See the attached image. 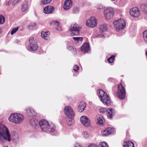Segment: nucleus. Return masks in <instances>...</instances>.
<instances>
[{
  "label": "nucleus",
  "instance_id": "f257e3e1",
  "mask_svg": "<svg viewBox=\"0 0 147 147\" xmlns=\"http://www.w3.org/2000/svg\"><path fill=\"white\" fill-rule=\"evenodd\" d=\"M19 136L16 132H13L11 136L7 127L5 125L0 124V141L4 143L5 141L10 142L12 140L15 142L18 141Z\"/></svg>",
  "mask_w": 147,
  "mask_h": 147
},
{
  "label": "nucleus",
  "instance_id": "f03ea898",
  "mask_svg": "<svg viewBox=\"0 0 147 147\" xmlns=\"http://www.w3.org/2000/svg\"><path fill=\"white\" fill-rule=\"evenodd\" d=\"M39 123L40 126L43 131L52 132L55 129V126L53 123H49L45 120H41Z\"/></svg>",
  "mask_w": 147,
  "mask_h": 147
},
{
  "label": "nucleus",
  "instance_id": "7ed1b4c3",
  "mask_svg": "<svg viewBox=\"0 0 147 147\" xmlns=\"http://www.w3.org/2000/svg\"><path fill=\"white\" fill-rule=\"evenodd\" d=\"M24 119L23 115L19 113H13L9 117L8 119L11 122L16 124L22 122Z\"/></svg>",
  "mask_w": 147,
  "mask_h": 147
},
{
  "label": "nucleus",
  "instance_id": "20e7f679",
  "mask_svg": "<svg viewBox=\"0 0 147 147\" xmlns=\"http://www.w3.org/2000/svg\"><path fill=\"white\" fill-rule=\"evenodd\" d=\"M98 95L102 103L105 105H110L111 103V101L107 94L102 90H99L98 93Z\"/></svg>",
  "mask_w": 147,
  "mask_h": 147
},
{
  "label": "nucleus",
  "instance_id": "39448f33",
  "mask_svg": "<svg viewBox=\"0 0 147 147\" xmlns=\"http://www.w3.org/2000/svg\"><path fill=\"white\" fill-rule=\"evenodd\" d=\"M26 47L29 51L34 52L37 50V41L36 38L33 37L30 38L26 44Z\"/></svg>",
  "mask_w": 147,
  "mask_h": 147
},
{
  "label": "nucleus",
  "instance_id": "423d86ee",
  "mask_svg": "<svg viewBox=\"0 0 147 147\" xmlns=\"http://www.w3.org/2000/svg\"><path fill=\"white\" fill-rule=\"evenodd\" d=\"M113 24L114 28L117 31L124 29L125 27V21L122 18H120L114 21Z\"/></svg>",
  "mask_w": 147,
  "mask_h": 147
},
{
  "label": "nucleus",
  "instance_id": "0eeeda50",
  "mask_svg": "<svg viewBox=\"0 0 147 147\" xmlns=\"http://www.w3.org/2000/svg\"><path fill=\"white\" fill-rule=\"evenodd\" d=\"M104 14L105 18L109 20L113 18L114 16V9L111 7H107L104 9Z\"/></svg>",
  "mask_w": 147,
  "mask_h": 147
},
{
  "label": "nucleus",
  "instance_id": "6e6552de",
  "mask_svg": "<svg viewBox=\"0 0 147 147\" xmlns=\"http://www.w3.org/2000/svg\"><path fill=\"white\" fill-rule=\"evenodd\" d=\"M125 95V90L121 84L119 85L118 86L117 96L121 99H123Z\"/></svg>",
  "mask_w": 147,
  "mask_h": 147
},
{
  "label": "nucleus",
  "instance_id": "1a4fd4ad",
  "mask_svg": "<svg viewBox=\"0 0 147 147\" xmlns=\"http://www.w3.org/2000/svg\"><path fill=\"white\" fill-rule=\"evenodd\" d=\"M98 23L96 19L94 17H92L87 20L86 24L88 27L93 28L97 26Z\"/></svg>",
  "mask_w": 147,
  "mask_h": 147
},
{
  "label": "nucleus",
  "instance_id": "9d476101",
  "mask_svg": "<svg viewBox=\"0 0 147 147\" xmlns=\"http://www.w3.org/2000/svg\"><path fill=\"white\" fill-rule=\"evenodd\" d=\"M81 27L79 25L76 24H72L70 27L69 30L74 35H78L79 34L80 29Z\"/></svg>",
  "mask_w": 147,
  "mask_h": 147
},
{
  "label": "nucleus",
  "instance_id": "9b49d317",
  "mask_svg": "<svg viewBox=\"0 0 147 147\" xmlns=\"http://www.w3.org/2000/svg\"><path fill=\"white\" fill-rule=\"evenodd\" d=\"M130 13L131 16L134 17H138L140 14L139 9L137 7H133L130 10Z\"/></svg>",
  "mask_w": 147,
  "mask_h": 147
},
{
  "label": "nucleus",
  "instance_id": "f8f14e48",
  "mask_svg": "<svg viewBox=\"0 0 147 147\" xmlns=\"http://www.w3.org/2000/svg\"><path fill=\"white\" fill-rule=\"evenodd\" d=\"M80 120L82 124L85 126H88L91 124L90 120L86 116H83L81 117Z\"/></svg>",
  "mask_w": 147,
  "mask_h": 147
},
{
  "label": "nucleus",
  "instance_id": "ddd939ff",
  "mask_svg": "<svg viewBox=\"0 0 147 147\" xmlns=\"http://www.w3.org/2000/svg\"><path fill=\"white\" fill-rule=\"evenodd\" d=\"M65 114L68 117H73L74 115V113L72 108L69 106H66L64 109Z\"/></svg>",
  "mask_w": 147,
  "mask_h": 147
},
{
  "label": "nucleus",
  "instance_id": "4468645a",
  "mask_svg": "<svg viewBox=\"0 0 147 147\" xmlns=\"http://www.w3.org/2000/svg\"><path fill=\"white\" fill-rule=\"evenodd\" d=\"M26 114L31 117H35L36 113L34 110L32 108H28L26 110Z\"/></svg>",
  "mask_w": 147,
  "mask_h": 147
},
{
  "label": "nucleus",
  "instance_id": "2eb2a0df",
  "mask_svg": "<svg viewBox=\"0 0 147 147\" xmlns=\"http://www.w3.org/2000/svg\"><path fill=\"white\" fill-rule=\"evenodd\" d=\"M54 8L51 6H47L43 9V12L45 14H49L52 13L54 10Z\"/></svg>",
  "mask_w": 147,
  "mask_h": 147
},
{
  "label": "nucleus",
  "instance_id": "dca6fc26",
  "mask_svg": "<svg viewBox=\"0 0 147 147\" xmlns=\"http://www.w3.org/2000/svg\"><path fill=\"white\" fill-rule=\"evenodd\" d=\"M72 1L71 0H66L65 1L63 6V8L65 10H68L72 6Z\"/></svg>",
  "mask_w": 147,
  "mask_h": 147
},
{
  "label": "nucleus",
  "instance_id": "f3484780",
  "mask_svg": "<svg viewBox=\"0 0 147 147\" xmlns=\"http://www.w3.org/2000/svg\"><path fill=\"white\" fill-rule=\"evenodd\" d=\"M81 49L82 52L84 53L88 52L90 49L89 44L86 43L83 44Z\"/></svg>",
  "mask_w": 147,
  "mask_h": 147
},
{
  "label": "nucleus",
  "instance_id": "a211bd4d",
  "mask_svg": "<svg viewBox=\"0 0 147 147\" xmlns=\"http://www.w3.org/2000/svg\"><path fill=\"white\" fill-rule=\"evenodd\" d=\"M115 113V111L113 109H109L107 111V114L109 118H111L114 116Z\"/></svg>",
  "mask_w": 147,
  "mask_h": 147
},
{
  "label": "nucleus",
  "instance_id": "6ab92c4d",
  "mask_svg": "<svg viewBox=\"0 0 147 147\" xmlns=\"http://www.w3.org/2000/svg\"><path fill=\"white\" fill-rule=\"evenodd\" d=\"M29 123L32 128L34 129H36L37 125L36 117H34L33 118L31 119Z\"/></svg>",
  "mask_w": 147,
  "mask_h": 147
},
{
  "label": "nucleus",
  "instance_id": "aec40b11",
  "mask_svg": "<svg viewBox=\"0 0 147 147\" xmlns=\"http://www.w3.org/2000/svg\"><path fill=\"white\" fill-rule=\"evenodd\" d=\"M97 123L98 125H102L105 121L104 119L102 116L101 115H98L97 116Z\"/></svg>",
  "mask_w": 147,
  "mask_h": 147
},
{
  "label": "nucleus",
  "instance_id": "412c9836",
  "mask_svg": "<svg viewBox=\"0 0 147 147\" xmlns=\"http://www.w3.org/2000/svg\"><path fill=\"white\" fill-rule=\"evenodd\" d=\"M86 106V104L84 102H82L79 104L78 110L80 112H82L84 110Z\"/></svg>",
  "mask_w": 147,
  "mask_h": 147
},
{
  "label": "nucleus",
  "instance_id": "4be33fe9",
  "mask_svg": "<svg viewBox=\"0 0 147 147\" xmlns=\"http://www.w3.org/2000/svg\"><path fill=\"white\" fill-rule=\"evenodd\" d=\"M50 33L49 32H42L41 37L45 40H48L49 39Z\"/></svg>",
  "mask_w": 147,
  "mask_h": 147
},
{
  "label": "nucleus",
  "instance_id": "5701e85b",
  "mask_svg": "<svg viewBox=\"0 0 147 147\" xmlns=\"http://www.w3.org/2000/svg\"><path fill=\"white\" fill-rule=\"evenodd\" d=\"M107 30V26L106 24H103L100 25L99 29V31L100 32H105Z\"/></svg>",
  "mask_w": 147,
  "mask_h": 147
},
{
  "label": "nucleus",
  "instance_id": "b1692460",
  "mask_svg": "<svg viewBox=\"0 0 147 147\" xmlns=\"http://www.w3.org/2000/svg\"><path fill=\"white\" fill-rule=\"evenodd\" d=\"M134 143L130 141H127L125 142L123 147H134Z\"/></svg>",
  "mask_w": 147,
  "mask_h": 147
},
{
  "label": "nucleus",
  "instance_id": "393cba45",
  "mask_svg": "<svg viewBox=\"0 0 147 147\" xmlns=\"http://www.w3.org/2000/svg\"><path fill=\"white\" fill-rule=\"evenodd\" d=\"M28 5L27 2L22 5L21 7V10L22 12H25L28 9Z\"/></svg>",
  "mask_w": 147,
  "mask_h": 147
},
{
  "label": "nucleus",
  "instance_id": "a878e982",
  "mask_svg": "<svg viewBox=\"0 0 147 147\" xmlns=\"http://www.w3.org/2000/svg\"><path fill=\"white\" fill-rule=\"evenodd\" d=\"M141 8L143 12L147 14V4H142L141 5Z\"/></svg>",
  "mask_w": 147,
  "mask_h": 147
},
{
  "label": "nucleus",
  "instance_id": "bb28decb",
  "mask_svg": "<svg viewBox=\"0 0 147 147\" xmlns=\"http://www.w3.org/2000/svg\"><path fill=\"white\" fill-rule=\"evenodd\" d=\"M67 121V123L69 125H71L74 123V121L71 117H68Z\"/></svg>",
  "mask_w": 147,
  "mask_h": 147
},
{
  "label": "nucleus",
  "instance_id": "cd10ccee",
  "mask_svg": "<svg viewBox=\"0 0 147 147\" xmlns=\"http://www.w3.org/2000/svg\"><path fill=\"white\" fill-rule=\"evenodd\" d=\"M72 38L75 41L79 43H81L83 40L82 37H73Z\"/></svg>",
  "mask_w": 147,
  "mask_h": 147
},
{
  "label": "nucleus",
  "instance_id": "c85d7f7f",
  "mask_svg": "<svg viewBox=\"0 0 147 147\" xmlns=\"http://www.w3.org/2000/svg\"><path fill=\"white\" fill-rule=\"evenodd\" d=\"M36 25L35 23H32L28 26V28L29 30H32L36 28Z\"/></svg>",
  "mask_w": 147,
  "mask_h": 147
},
{
  "label": "nucleus",
  "instance_id": "c756f323",
  "mask_svg": "<svg viewBox=\"0 0 147 147\" xmlns=\"http://www.w3.org/2000/svg\"><path fill=\"white\" fill-rule=\"evenodd\" d=\"M19 28V27L18 26L12 28L11 29V31L10 33L11 35H13L14 34L16 33V32L18 30Z\"/></svg>",
  "mask_w": 147,
  "mask_h": 147
},
{
  "label": "nucleus",
  "instance_id": "7c9ffc66",
  "mask_svg": "<svg viewBox=\"0 0 147 147\" xmlns=\"http://www.w3.org/2000/svg\"><path fill=\"white\" fill-rule=\"evenodd\" d=\"M143 36L144 40L146 42H147V30L143 32Z\"/></svg>",
  "mask_w": 147,
  "mask_h": 147
},
{
  "label": "nucleus",
  "instance_id": "2f4dec72",
  "mask_svg": "<svg viewBox=\"0 0 147 147\" xmlns=\"http://www.w3.org/2000/svg\"><path fill=\"white\" fill-rule=\"evenodd\" d=\"M82 135L85 138H87L89 136L88 133L86 131H84L82 132Z\"/></svg>",
  "mask_w": 147,
  "mask_h": 147
},
{
  "label": "nucleus",
  "instance_id": "473e14b6",
  "mask_svg": "<svg viewBox=\"0 0 147 147\" xmlns=\"http://www.w3.org/2000/svg\"><path fill=\"white\" fill-rule=\"evenodd\" d=\"M52 0H42L40 2L41 5L46 4L50 3Z\"/></svg>",
  "mask_w": 147,
  "mask_h": 147
},
{
  "label": "nucleus",
  "instance_id": "72a5a7b5",
  "mask_svg": "<svg viewBox=\"0 0 147 147\" xmlns=\"http://www.w3.org/2000/svg\"><path fill=\"white\" fill-rule=\"evenodd\" d=\"M106 131L107 133V134L109 135L111 134L113 132V130L112 128L109 127L106 129Z\"/></svg>",
  "mask_w": 147,
  "mask_h": 147
},
{
  "label": "nucleus",
  "instance_id": "f704fd0d",
  "mask_svg": "<svg viewBox=\"0 0 147 147\" xmlns=\"http://www.w3.org/2000/svg\"><path fill=\"white\" fill-rule=\"evenodd\" d=\"M99 147H109V146L107 143L104 142H102L100 143Z\"/></svg>",
  "mask_w": 147,
  "mask_h": 147
},
{
  "label": "nucleus",
  "instance_id": "c9c22d12",
  "mask_svg": "<svg viewBox=\"0 0 147 147\" xmlns=\"http://www.w3.org/2000/svg\"><path fill=\"white\" fill-rule=\"evenodd\" d=\"M5 18L2 15L0 16V24H3L5 22Z\"/></svg>",
  "mask_w": 147,
  "mask_h": 147
},
{
  "label": "nucleus",
  "instance_id": "e433bc0d",
  "mask_svg": "<svg viewBox=\"0 0 147 147\" xmlns=\"http://www.w3.org/2000/svg\"><path fill=\"white\" fill-rule=\"evenodd\" d=\"M115 58V56L112 55L108 59V61L110 63H112L113 61Z\"/></svg>",
  "mask_w": 147,
  "mask_h": 147
},
{
  "label": "nucleus",
  "instance_id": "4c0bfd02",
  "mask_svg": "<svg viewBox=\"0 0 147 147\" xmlns=\"http://www.w3.org/2000/svg\"><path fill=\"white\" fill-rule=\"evenodd\" d=\"M96 8L98 10H100L104 8V6L101 4H99L97 6Z\"/></svg>",
  "mask_w": 147,
  "mask_h": 147
},
{
  "label": "nucleus",
  "instance_id": "58836bf2",
  "mask_svg": "<svg viewBox=\"0 0 147 147\" xmlns=\"http://www.w3.org/2000/svg\"><path fill=\"white\" fill-rule=\"evenodd\" d=\"M51 25H53L57 26L59 25V22L57 21H53L51 22Z\"/></svg>",
  "mask_w": 147,
  "mask_h": 147
},
{
  "label": "nucleus",
  "instance_id": "ea45409f",
  "mask_svg": "<svg viewBox=\"0 0 147 147\" xmlns=\"http://www.w3.org/2000/svg\"><path fill=\"white\" fill-rule=\"evenodd\" d=\"M79 67L77 65H75L73 67V69L75 72H77L79 70Z\"/></svg>",
  "mask_w": 147,
  "mask_h": 147
},
{
  "label": "nucleus",
  "instance_id": "a19ab883",
  "mask_svg": "<svg viewBox=\"0 0 147 147\" xmlns=\"http://www.w3.org/2000/svg\"><path fill=\"white\" fill-rule=\"evenodd\" d=\"M107 109L106 108H101L99 109V111L101 113H104L106 111L107 112Z\"/></svg>",
  "mask_w": 147,
  "mask_h": 147
},
{
  "label": "nucleus",
  "instance_id": "79ce46f5",
  "mask_svg": "<svg viewBox=\"0 0 147 147\" xmlns=\"http://www.w3.org/2000/svg\"><path fill=\"white\" fill-rule=\"evenodd\" d=\"M67 49L69 50H74V51L75 52V50L74 49L73 46L70 45H69L67 47Z\"/></svg>",
  "mask_w": 147,
  "mask_h": 147
},
{
  "label": "nucleus",
  "instance_id": "37998d69",
  "mask_svg": "<svg viewBox=\"0 0 147 147\" xmlns=\"http://www.w3.org/2000/svg\"><path fill=\"white\" fill-rule=\"evenodd\" d=\"M78 9L76 7L74 8L73 10V13H76L78 12Z\"/></svg>",
  "mask_w": 147,
  "mask_h": 147
},
{
  "label": "nucleus",
  "instance_id": "c03bdc74",
  "mask_svg": "<svg viewBox=\"0 0 147 147\" xmlns=\"http://www.w3.org/2000/svg\"><path fill=\"white\" fill-rule=\"evenodd\" d=\"M102 135L104 136L108 135V134H107V133L106 132V129H105L104 131H102Z\"/></svg>",
  "mask_w": 147,
  "mask_h": 147
},
{
  "label": "nucleus",
  "instance_id": "a18cd8bd",
  "mask_svg": "<svg viewBox=\"0 0 147 147\" xmlns=\"http://www.w3.org/2000/svg\"><path fill=\"white\" fill-rule=\"evenodd\" d=\"M75 147H82L81 144L79 143H76L75 144Z\"/></svg>",
  "mask_w": 147,
  "mask_h": 147
},
{
  "label": "nucleus",
  "instance_id": "49530a36",
  "mask_svg": "<svg viewBox=\"0 0 147 147\" xmlns=\"http://www.w3.org/2000/svg\"><path fill=\"white\" fill-rule=\"evenodd\" d=\"M21 0H13V4L15 5L16 4L20 2Z\"/></svg>",
  "mask_w": 147,
  "mask_h": 147
},
{
  "label": "nucleus",
  "instance_id": "de8ad7c7",
  "mask_svg": "<svg viewBox=\"0 0 147 147\" xmlns=\"http://www.w3.org/2000/svg\"><path fill=\"white\" fill-rule=\"evenodd\" d=\"M97 37L98 38H105V36L103 34H99L97 36Z\"/></svg>",
  "mask_w": 147,
  "mask_h": 147
},
{
  "label": "nucleus",
  "instance_id": "09e8293b",
  "mask_svg": "<svg viewBox=\"0 0 147 147\" xmlns=\"http://www.w3.org/2000/svg\"><path fill=\"white\" fill-rule=\"evenodd\" d=\"M88 147H98V146L96 144H91Z\"/></svg>",
  "mask_w": 147,
  "mask_h": 147
},
{
  "label": "nucleus",
  "instance_id": "8fccbe9b",
  "mask_svg": "<svg viewBox=\"0 0 147 147\" xmlns=\"http://www.w3.org/2000/svg\"><path fill=\"white\" fill-rule=\"evenodd\" d=\"M15 42L16 43H19L20 42V41L19 40L16 39L15 40Z\"/></svg>",
  "mask_w": 147,
  "mask_h": 147
},
{
  "label": "nucleus",
  "instance_id": "3c124183",
  "mask_svg": "<svg viewBox=\"0 0 147 147\" xmlns=\"http://www.w3.org/2000/svg\"><path fill=\"white\" fill-rule=\"evenodd\" d=\"M11 3V1H9L7 2L6 3V4L7 5H9V4H10Z\"/></svg>",
  "mask_w": 147,
  "mask_h": 147
},
{
  "label": "nucleus",
  "instance_id": "603ef678",
  "mask_svg": "<svg viewBox=\"0 0 147 147\" xmlns=\"http://www.w3.org/2000/svg\"><path fill=\"white\" fill-rule=\"evenodd\" d=\"M56 29L57 30H61V28L60 27H58V28H56Z\"/></svg>",
  "mask_w": 147,
  "mask_h": 147
},
{
  "label": "nucleus",
  "instance_id": "864d4df0",
  "mask_svg": "<svg viewBox=\"0 0 147 147\" xmlns=\"http://www.w3.org/2000/svg\"><path fill=\"white\" fill-rule=\"evenodd\" d=\"M112 78H109V79L108 80L109 81H111V80H112Z\"/></svg>",
  "mask_w": 147,
  "mask_h": 147
},
{
  "label": "nucleus",
  "instance_id": "5fc2aeb1",
  "mask_svg": "<svg viewBox=\"0 0 147 147\" xmlns=\"http://www.w3.org/2000/svg\"><path fill=\"white\" fill-rule=\"evenodd\" d=\"M1 28H0V33L1 32Z\"/></svg>",
  "mask_w": 147,
  "mask_h": 147
},
{
  "label": "nucleus",
  "instance_id": "6e6d98bb",
  "mask_svg": "<svg viewBox=\"0 0 147 147\" xmlns=\"http://www.w3.org/2000/svg\"><path fill=\"white\" fill-rule=\"evenodd\" d=\"M146 55L147 56V51H146Z\"/></svg>",
  "mask_w": 147,
  "mask_h": 147
},
{
  "label": "nucleus",
  "instance_id": "4d7b16f0",
  "mask_svg": "<svg viewBox=\"0 0 147 147\" xmlns=\"http://www.w3.org/2000/svg\"><path fill=\"white\" fill-rule=\"evenodd\" d=\"M8 147V146H5V147Z\"/></svg>",
  "mask_w": 147,
  "mask_h": 147
}]
</instances>
